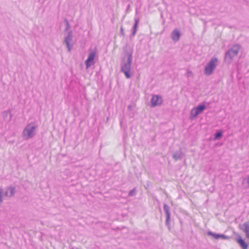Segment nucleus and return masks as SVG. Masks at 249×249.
<instances>
[{
	"label": "nucleus",
	"mask_w": 249,
	"mask_h": 249,
	"mask_svg": "<svg viewBox=\"0 0 249 249\" xmlns=\"http://www.w3.org/2000/svg\"><path fill=\"white\" fill-rule=\"evenodd\" d=\"M222 239L223 240H226V239H229V237L228 236L225 235L224 234L219 233L218 236V239Z\"/></svg>",
	"instance_id": "nucleus-19"
},
{
	"label": "nucleus",
	"mask_w": 249,
	"mask_h": 249,
	"mask_svg": "<svg viewBox=\"0 0 249 249\" xmlns=\"http://www.w3.org/2000/svg\"><path fill=\"white\" fill-rule=\"evenodd\" d=\"M218 64V60L217 58L216 57L212 58L206 65L204 69V73L206 75H211Z\"/></svg>",
	"instance_id": "nucleus-3"
},
{
	"label": "nucleus",
	"mask_w": 249,
	"mask_h": 249,
	"mask_svg": "<svg viewBox=\"0 0 249 249\" xmlns=\"http://www.w3.org/2000/svg\"><path fill=\"white\" fill-rule=\"evenodd\" d=\"M163 102L162 98L158 95H154L151 99V107H155L161 105Z\"/></svg>",
	"instance_id": "nucleus-6"
},
{
	"label": "nucleus",
	"mask_w": 249,
	"mask_h": 249,
	"mask_svg": "<svg viewBox=\"0 0 249 249\" xmlns=\"http://www.w3.org/2000/svg\"><path fill=\"white\" fill-rule=\"evenodd\" d=\"M242 183L246 185V188H249V175L247 178H243Z\"/></svg>",
	"instance_id": "nucleus-16"
},
{
	"label": "nucleus",
	"mask_w": 249,
	"mask_h": 249,
	"mask_svg": "<svg viewBox=\"0 0 249 249\" xmlns=\"http://www.w3.org/2000/svg\"><path fill=\"white\" fill-rule=\"evenodd\" d=\"M165 224L167 226L168 229L170 230V216H169V218H168V217H166Z\"/></svg>",
	"instance_id": "nucleus-20"
},
{
	"label": "nucleus",
	"mask_w": 249,
	"mask_h": 249,
	"mask_svg": "<svg viewBox=\"0 0 249 249\" xmlns=\"http://www.w3.org/2000/svg\"><path fill=\"white\" fill-rule=\"evenodd\" d=\"M180 32L178 29H174L171 35V37L174 42L178 41L180 38Z\"/></svg>",
	"instance_id": "nucleus-9"
},
{
	"label": "nucleus",
	"mask_w": 249,
	"mask_h": 249,
	"mask_svg": "<svg viewBox=\"0 0 249 249\" xmlns=\"http://www.w3.org/2000/svg\"><path fill=\"white\" fill-rule=\"evenodd\" d=\"M120 32H121V34H122V35H124V28H123V27L122 26L121 27V29H120Z\"/></svg>",
	"instance_id": "nucleus-25"
},
{
	"label": "nucleus",
	"mask_w": 249,
	"mask_h": 249,
	"mask_svg": "<svg viewBox=\"0 0 249 249\" xmlns=\"http://www.w3.org/2000/svg\"><path fill=\"white\" fill-rule=\"evenodd\" d=\"M73 38V33L72 31H69L68 34L65 38L64 42L66 44L69 52L71 50L72 44L71 45L70 42L72 41Z\"/></svg>",
	"instance_id": "nucleus-7"
},
{
	"label": "nucleus",
	"mask_w": 249,
	"mask_h": 249,
	"mask_svg": "<svg viewBox=\"0 0 249 249\" xmlns=\"http://www.w3.org/2000/svg\"><path fill=\"white\" fill-rule=\"evenodd\" d=\"M240 229L245 233L246 237L249 238V222L243 223L240 226Z\"/></svg>",
	"instance_id": "nucleus-10"
},
{
	"label": "nucleus",
	"mask_w": 249,
	"mask_h": 249,
	"mask_svg": "<svg viewBox=\"0 0 249 249\" xmlns=\"http://www.w3.org/2000/svg\"><path fill=\"white\" fill-rule=\"evenodd\" d=\"M207 234H208V235L213 236L215 239H218V236L219 233H216L213 232L211 231H209L207 232Z\"/></svg>",
	"instance_id": "nucleus-17"
},
{
	"label": "nucleus",
	"mask_w": 249,
	"mask_h": 249,
	"mask_svg": "<svg viewBox=\"0 0 249 249\" xmlns=\"http://www.w3.org/2000/svg\"><path fill=\"white\" fill-rule=\"evenodd\" d=\"M135 192H136V190H135V188L130 190L128 194L129 196H134L136 194Z\"/></svg>",
	"instance_id": "nucleus-21"
},
{
	"label": "nucleus",
	"mask_w": 249,
	"mask_h": 249,
	"mask_svg": "<svg viewBox=\"0 0 249 249\" xmlns=\"http://www.w3.org/2000/svg\"><path fill=\"white\" fill-rule=\"evenodd\" d=\"M36 126L35 124L31 123L28 124L24 129L22 135L26 140L32 138L35 135Z\"/></svg>",
	"instance_id": "nucleus-2"
},
{
	"label": "nucleus",
	"mask_w": 249,
	"mask_h": 249,
	"mask_svg": "<svg viewBox=\"0 0 249 249\" xmlns=\"http://www.w3.org/2000/svg\"><path fill=\"white\" fill-rule=\"evenodd\" d=\"M135 23L132 28V31L131 36H134L137 31L138 25L140 21V19L137 18H134Z\"/></svg>",
	"instance_id": "nucleus-11"
},
{
	"label": "nucleus",
	"mask_w": 249,
	"mask_h": 249,
	"mask_svg": "<svg viewBox=\"0 0 249 249\" xmlns=\"http://www.w3.org/2000/svg\"><path fill=\"white\" fill-rule=\"evenodd\" d=\"M237 242L243 249H248V244L245 242L244 240H243L241 236H239L238 237L237 239Z\"/></svg>",
	"instance_id": "nucleus-12"
},
{
	"label": "nucleus",
	"mask_w": 249,
	"mask_h": 249,
	"mask_svg": "<svg viewBox=\"0 0 249 249\" xmlns=\"http://www.w3.org/2000/svg\"><path fill=\"white\" fill-rule=\"evenodd\" d=\"M182 152L181 150L179 151H176L174 152L173 154V158L175 160H181L182 159Z\"/></svg>",
	"instance_id": "nucleus-13"
},
{
	"label": "nucleus",
	"mask_w": 249,
	"mask_h": 249,
	"mask_svg": "<svg viewBox=\"0 0 249 249\" xmlns=\"http://www.w3.org/2000/svg\"><path fill=\"white\" fill-rule=\"evenodd\" d=\"M222 136V132L221 131L217 132L214 134V140L220 139Z\"/></svg>",
	"instance_id": "nucleus-18"
},
{
	"label": "nucleus",
	"mask_w": 249,
	"mask_h": 249,
	"mask_svg": "<svg viewBox=\"0 0 249 249\" xmlns=\"http://www.w3.org/2000/svg\"><path fill=\"white\" fill-rule=\"evenodd\" d=\"M240 49V46L236 44L233 45L225 53V59H229L231 61L234 57L236 56Z\"/></svg>",
	"instance_id": "nucleus-4"
},
{
	"label": "nucleus",
	"mask_w": 249,
	"mask_h": 249,
	"mask_svg": "<svg viewBox=\"0 0 249 249\" xmlns=\"http://www.w3.org/2000/svg\"><path fill=\"white\" fill-rule=\"evenodd\" d=\"M125 52V56L122 60L121 64V71L123 72L127 78L131 77L130 71L132 60L133 50L130 47L126 46L124 48Z\"/></svg>",
	"instance_id": "nucleus-1"
},
{
	"label": "nucleus",
	"mask_w": 249,
	"mask_h": 249,
	"mask_svg": "<svg viewBox=\"0 0 249 249\" xmlns=\"http://www.w3.org/2000/svg\"><path fill=\"white\" fill-rule=\"evenodd\" d=\"M186 75L188 77H191L193 76V73L191 71L188 70L187 71Z\"/></svg>",
	"instance_id": "nucleus-23"
},
{
	"label": "nucleus",
	"mask_w": 249,
	"mask_h": 249,
	"mask_svg": "<svg viewBox=\"0 0 249 249\" xmlns=\"http://www.w3.org/2000/svg\"><path fill=\"white\" fill-rule=\"evenodd\" d=\"M3 190L2 189L0 188V203L2 202L3 200Z\"/></svg>",
	"instance_id": "nucleus-22"
},
{
	"label": "nucleus",
	"mask_w": 249,
	"mask_h": 249,
	"mask_svg": "<svg viewBox=\"0 0 249 249\" xmlns=\"http://www.w3.org/2000/svg\"><path fill=\"white\" fill-rule=\"evenodd\" d=\"M65 21H66V28L65 30L67 31L68 30V29L69 28V23L67 19L65 20Z\"/></svg>",
	"instance_id": "nucleus-24"
},
{
	"label": "nucleus",
	"mask_w": 249,
	"mask_h": 249,
	"mask_svg": "<svg viewBox=\"0 0 249 249\" xmlns=\"http://www.w3.org/2000/svg\"><path fill=\"white\" fill-rule=\"evenodd\" d=\"M205 108L206 106L204 105H199L194 107L190 112L191 118L193 119L196 117L198 114L202 113Z\"/></svg>",
	"instance_id": "nucleus-5"
},
{
	"label": "nucleus",
	"mask_w": 249,
	"mask_h": 249,
	"mask_svg": "<svg viewBox=\"0 0 249 249\" xmlns=\"http://www.w3.org/2000/svg\"><path fill=\"white\" fill-rule=\"evenodd\" d=\"M95 56V52L92 51L89 53L88 59L85 61L86 68L88 69L93 64V61Z\"/></svg>",
	"instance_id": "nucleus-8"
},
{
	"label": "nucleus",
	"mask_w": 249,
	"mask_h": 249,
	"mask_svg": "<svg viewBox=\"0 0 249 249\" xmlns=\"http://www.w3.org/2000/svg\"><path fill=\"white\" fill-rule=\"evenodd\" d=\"M15 193V188L13 187H9L5 192V195L7 196H12Z\"/></svg>",
	"instance_id": "nucleus-14"
},
{
	"label": "nucleus",
	"mask_w": 249,
	"mask_h": 249,
	"mask_svg": "<svg viewBox=\"0 0 249 249\" xmlns=\"http://www.w3.org/2000/svg\"><path fill=\"white\" fill-rule=\"evenodd\" d=\"M163 210L165 213L166 217H168V218H169V216L171 215L169 206L166 204H164Z\"/></svg>",
	"instance_id": "nucleus-15"
}]
</instances>
